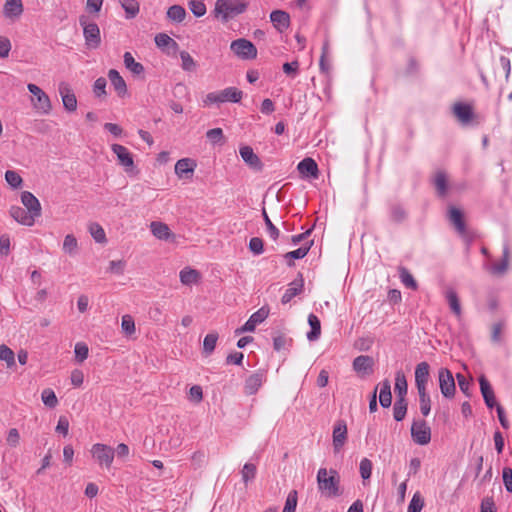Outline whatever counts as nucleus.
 Segmentation results:
<instances>
[{
  "instance_id": "1",
  "label": "nucleus",
  "mask_w": 512,
  "mask_h": 512,
  "mask_svg": "<svg viewBox=\"0 0 512 512\" xmlns=\"http://www.w3.org/2000/svg\"><path fill=\"white\" fill-rule=\"evenodd\" d=\"M248 2L246 0H216L213 14L215 18L223 23L244 13L247 10Z\"/></svg>"
},
{
  "instance_id": "2",
  "label": "nucleus",
  "mask_w": 512,
  "mask_h": 512,
  "mask_svg": "<svg viewBox=\"0 0 512 512\" xmlns=\"http://www.w3.org/2000/svg\"><path fill=\"white\" fill-rule=\"evenodd\" d=\"M243 92L236 87H228L219 92H210L204 99V104L232 102L239 103L242 99Z\"/></svg>"
},
{
  "instance_id": "3",
  "label": "nucleus",
  "mask_w": 512,
  "mask_h": 512,
  "mask_svg": "<svg viewBox=\"0 0 512 512\" xmlns=\"http://www.w3.org/2000/svg\"><path fill=\"white\" fill-rule=\"evenodd\" d=\"M79 23L83 28V35L85 44L89 49H96L101 44V35L98 25L94 22H89L86 15L79 17Z\"/></svg>"
},
{
  "instance_id": "4",
  "label": "nucleus",
  "mask_w": 512,
  "mask_h": 512,
  "mask_svg": "<svg viewBox=\"0 0 512 512\" xmlns=\"http://www.w3.org/2000/svg\"><path fill=\"white\" fill-rule=\"evenodd\" d=\"M27 89L33 95L31 101L35 111L43 115L49 114L52 110L49 96L36 84H28Z\"/></svg>"
},
{
  "instance_id": "5",
  "label": "nucleus",
  "mask_w": 512,
  "mask_h": 512,
  "mask_svg": "<svg viewBox=\"0 0 512 512\" xmlns=\"http://www.w3.org/2000/svg\"><path fill=\"white\" fill-rule=\"evenodd\" d=\"M231 51L241 59L250 60L257 56L255 45L244 38H240L231 42Z\"/></svg>"
},
{
  "instance_id": "6",
  "label": "nucleus",
  "mask_w": 512,
  "mask_h": 512,
  "mask_svg": "<svg viewBox=\"0 0 512 512\" xmlns=\"http://www.w3.org/2000/svg\"><path fill=\"white\" fill-rule=\"evenodd\" d=\"M317 481L319 489L324 492L327 496H338V480L335 476H328V472L325 468H320L317 474Z\"/></svg>"
},
{
  "instance_id": "7",
  "label": "nucleus",
  "mask_w": 512,
  "mask_h": 512,
  "mask_svg": "<svg viewBox=\"0 0 512 512\" xmlns=\"http://www.w3.org/2000/svg\"><path fill=\"white\" fill-rule=\"evenodd\" d=\"M92 456L100 465L110 468L114 459V449L105 444L96 443L91 448Z\"/></svg>"
},
{
  "instance_id": "8",
  "label": "nucleus",
  "mask_w": 512,
  "mask_h": 512,
  "mask_svg": "<svg viewBox=\"0 0 512 512\" xmlns=\"http://www.w3.org/2000/svg\"><path fill=\"white\" fill-rule=\"evenodd\" d=\"M439 387L442 395L446 398H452L455 395V380L447 368H441L438 373Z\"/></svg>"
},
{
  "instance_id": "9",
  "label": "nucleus",
  "mask_w": 512,
  "mask_h": 512,
  "mask_svg": "<svg viewBox=\"0 0 512 512\" xmlns=\"http://www.w3.org/2000/svg\"><path fill=\"white\" fill-rule=\"evenodd\" d=\"M411 436L415 443L426 445L431 440V430L425 421H414L411 426Z\"/></svg>"
},
{
  "instance_id": "10",
  "label": "nucleus",
  "mask_w": 512,
  "mask_h": 512,
  "mask_svg": "<svg viewBox=\"0 0 512 512\" xmlns=\"http://www.w3.org/2000/svg\"><path fill=\"white\" fill-rule=\"evenodd\" d=\"M375 360L368 355L354 358V372L361 378L369 377L374 372Z\"/></svg>"
},
{
  "instance_id": "11",
  "label": "nucleus",
  "mask_w": 512,
  "mask_h": 512,
  "mask_svg": "<svg viewBox=\"0 0 512 512\" xmlns=\"http://www.w3.org/2000/svg\"><path fill=\"white\" fill-rule=\"evenodd\" d=\"M269 315V309L267 307H261L259 310L254 312L250 318L246 321V323L236 329V334H241L244 332H252L255 330L256 326L262 323Z\"/></svg>"
},
{
  "instance_id": "12",
  "label": "nucleus",
  "mask_w": 512,
  "mask_h": 512,
  "mask_svg": "<svg viewBox=\"0 0 512 512\" xmlns=\"http://www.w3.org/2000/svg\"><path fill=\"white\" fill-rule=\"evenodd\" d=\"M297 170L303 178L317 179L319 176L318 165L314 159L307 157L300 161Z\"/></svg>"
},
{
  "instance_id": "13",
  "label": "nucleus",
  "mask_w": 512,
  "mask_h": 512,
  "mask_svg": "<svg viewBox=\"0 0 512 512\" xmlns=\"http://www.w3.org/2000/svg\"><path fill=\"white\" fill-rule=\"evenodd\" d=\"M196 166L195 160L191 158H182L175 164V174L179 178L190 179L193 176Z\"/></svg>"
},
{
  "instance_id": "14",
  "label": "nucleus",
  "mask_w": 512,
  "mask_h": 512,
  "mask_svg": "<svg viewBox=\"0 0 512 512\" xmlns=\"http://www.w3.org/2000/svg\"><path fill=\"white\" fill-rule=\"evenodd\" d=\"M21 202L32 215L37 218L41 216V204L31 192L23 191L21 193Z\"/></svg>"
},
{
  "instance_id": "15",
  "label": "nucleus",
  "mask_w": 512,
  "mask_h": 512,
  "mask_svg": "<svg viewBox=\"0 0 512 512\" xmlns=\"http://www.w3.org/2000/svg\"><path fill=\"white\" fill-rule=\"evenodd\" d=\"M10 215L15 221L26 226H32L37 218L20 206H12L10 208Z\"/></svg>"
},
{
  "instance_id": "16",
  "label": "nucleus",
  "mask_w": 512,
  "mask_h": 512,
  "mask_svg": "<svg viewBox=\"0 0 512 512\" xmlns=\"http://www.w3.org/2000/svg\"><path fill=\"white\" fill-rule=\"evenodd\" d=\"M240 155L244 162L249 165L252 169L256 171H261L263 169V163L257 154L254 153L253 149L249 146L241 147Z\"/></svg>"
},
{
  "instance_id": "17",
  "label": "nucleus",
  "mask_w": 512,
  "mask_h": 512,
  "mask_svg": "<svg viewBox=\"0 0 512 512\" xmlns=\"http://www.w3.org/2000/svg\"><path fill=\"white\" fill-rule=\"evenodd\" d=\"M59 93L62 97V102L65 109L69 112H73L77 108V99L75 94L69 88L68 84L61 83L59 86Z\"/></svg>"
},
{
  "instance_id": "18",
  "label": "nucleus",
  "mask_w": 512,
  "mask_h": 512,
  "mask_svg": "<svg viewBox=\"0 0 512 512\" xmlns=\"http://www.w3.org/2000/svg\"><path fill=\"white\" fill-rule=\"evenodd\" d=\"M265 380V373L263 371H257L250 375L246 381L244 390L247 395L255 394L259 388L262 386L263 381Z\"/></svg>"
},
{
  "instance_id": "19",
  "label": "nucleus",
  "mask_w": 512,
  "mask_h": 512,
  "mask_svg": "<svg viewBox=\"0 0 512 512\" xmlns=\"http://www.w3.org/2000/svg\"><path fill=\"white\" fill-rule=\"evenodd\" d=\"M444 297L451 312L457 319H460L462 317V307L457 292L453 288L449 287L444 291Z\"/></svg>"
},
{
  "instance_id": "20",
  "label": "nucleus",
  "mask_w": 512,
  "mask_h": 512,
  "mask_svg": "<svg viewBox=\"0 0 512 512\" xmlns=\"http://www.w3.org/2000/svg\"><path fill=\"white\" fill-rule=\"evenodd\" d=\"M480 390L488 408L497 407L494 391L484 375L479 378Z\"/></svg>"
},
{
  "instance_id": "21",
  "label": "nucleus",
  "mask_w": 512,
  "mask_h": 512,
  "mask_svg": "<svg viewBox=\"0 0 512 512\" xmlns=\"http://www.w3.org/2000/svg\"><path fill=\"white\" fill-rule=\"evenodd\" d=\"M509 259H510L509 247L507 244H505L503 246L502 260L500 262L493 263L490 266V268H489L490 273L495 276L504 275L508 271V268H509Z\"/></svg>"
},
{
  "instance_id": "22",
  "label": "nucleus",
  "mask_w": 512,
  "mask_h": 512,
  "mask_svg": "<svg viewBox=\"0 0 512 512\" xmlns=\"http://www.w3.org/2000/svg\"><path fill=\"white\" fill-rule=\"evenodd\" d=\"M108 78L113 86L114 90L119 97H125L127 95V85L123 77L115 69H110L108 72Z\"/></svg>"
},
{
  "instance_id": "23",
  "label": "nucleus",
  "mask_w": 512,
  "mask_h": 512,
  "mask_svg": "<svg viewBox=\"0 0 512 512\" xmlns=\"http://www.w3.org/2000/svg\"><path fill=\"white\" fill-rule=\"evenodd\" d=\"M347 438V426L344 421H338L333 429V446L335 452H338Z\"/></svg>"
},
{
  "instance_id": "24",
  "label": "nucleus",
  "mask_w": 512,
  "mask_h": 512,
  "mask_svg": "<svg viewBox=\"0 0 512 512\" xmlns=\"http://www.w3.org/2000/svg\"><path fill=\"white\" fill-rule=\"evenodd\" d=\"M270 20L279 32H283L290 26V16L287 12L282 10L272 11Z\"/></svg>"
},
{
  "instance_id": "25",
  "label": "nucleus",
  "mask_w": 512,
  "mask_h": 512,
  "mask_svg": "<svg viewBox=\"0 0 512 512\" xmlns=\"http://www.w3.org/2000/svg\"><path fill=\"white\" fill-rule=\"evenodd\" d=\"M304 287V280L302 275L299 274V279L294 280L289 284V287L286 289L285 293L281 298L282 304L289 303L295 296L300 294Z\"/></svg>"
},
{
  "instance_id": "26",
  "label": "nucleus",
  "mask_w": 512,
  "mask_h": 512,
  "mask_svg": "<svg viewBox=\"0 0 512 512\" xmlns=\"http://www.w3.org/2000/svg\"><path fill=\"white\" fill-rule=\"evenodd\" d=\"M111 149L117 155L118 161L122 166L125 168L133 167L134 161L132 154L126 147L120 144H113Z\"/></svg>"
},
{
  "instance_id": "27",
  "label": "nucleus",
  "mask_w": 512,
  "mask_h": 512,
  "mask_svg": "<svg viewBox=\"0 0 512 512\" xmlns=\"http://www.w3.org/2000/svg\"><path fill=\"white\" fill-rule=\"evenodd\" d=\"M3 13L6 18H18L23 13L22 0H5Z\"/></svg>"
},
{
  "instance_id": "28",
  "label": "nucleus",
  "mask_w": 512,
  "mask_h": 512,
  "mask_svg": "<svg viewBox=\"0 0 512 512\" xmlns=\"http://www.w3.org/2000/svg\"><path fill=\"white\" fill-rule=\"evenodd\" d=\"M150 229L152 234L159 240H168L171 237H174V234L171 232L169 226L163 222L153 221L150 224Z\"/></svg>"
},
{
  "instance_id": "29",
  "label": "nucleus",
  "mask_w": 512,
  "mask_h": 512,
  "mask_svg": "<svg viewBox=\"0 0 512 512\" xmlns=\"http://www.w3.org/2000/svg\"><path fill=\"white\" fill-rule=\"evenodd\" d=\"M449 221L453 224L457 232L461 235L465 234L466 228L463 220V213L456 207H450L448 210Z\"/></svg>"
},
{
  "instance_id": "30",
  "label": "nucleus",
  "mask_w": 512,
  "mask_h": 512,
  "mask_svg": "<svg viewBox=\"0 0 512 512\" xmlns=\"http://www.w3.org/2000/svg\"><path fill=\"white\" fill-rule=\"evenodd\" d=\"M453 114L463 124L468 123L472 119V109L464 103H455L453 106Z\"/></svg>"
},
{
  "instance_id": "31",
  "label": "nucleus",
  "mask_w": 512,
  "mask_h": 512,
  "mask_svg": "<svg viewBox=\"0 0 512 512\" xmlns=\"http://www.w3.org/2000/svg\"><path fill=\"white\" fill-rule=\"evenodd\" d=\"M379 402L383 408H388L392 403L391 384L389 380L380 383Z\"/></svg>"
},
{
  "instance_id": "32",
  "label": "nucleus",
  "mask_w": 512,
  "mask_h": 512,
  "mask_svg": "<svg viewBox=\"0 0 512 512\" xmlns=\"http://www.w3.org/2000/svg\"><path fill=\"white\" fill-rule=\"evenodd\" d=\"M312 244H313V241L311 240V241L306 242L300 248H298L296 250H293V251H290V252H287L284 255V258L287 260L288 266L291 267V266L294 265V263L291 261L292 259H302V258H304L307 255V253L309 252Z\"/></svg>"
},
{
  "instance_id": "33",
  "label": "nucleus",
  "mask_w": 512,
  "mask_h": 512,
  "mask_svg": "<svg viewBox=\"0 0 512 512\" xmlns=\"http://www.w3.org/2000/svg\"><path fill=\"white\" fill-rule=\"evenodd\" d=\"M125 67L134 75H142L144 73V66L135 61L133 55L130 52H125L123 55Z\"/></svg>"
},
{
  "instance_id": "34",
  "label": "nucleus",
  "mask_w": 512,
  "mask_h": 512,
  "mask_svg": "<svg viewBox=\"0 0 512 512\" xmlns=\"http://www.w3.org/2000/svg\"><path fill=\"white\" fill-rule=\"evenodd\" d=\"M308 324L311 327V330L307 333V339L309 341H316L321 334V323L319 318L315 314H309L308 316Z\"/></svg>"
},
{
  "instance_id": "35",
  "label": "nucleus",
  "mask_w": 512,
  "mask_h": 512,
  "mask_svg": "<svg viewBox=\"0 0 512 512\" xmlns=\"http://www.w3.org/2000/svg\"><path fill=\"white\" fill-rule=\"evenodd\" d=\"M180 281L183 285H192L199 281L200 273L191 268H184L180 271Z\"/></svg>"
},
{
  "instance_id": "36",
  "label": "nucleus",
  "mask_w": 512,
  "mask_h": 512,
  "mask_svg": "<svg viewBox=\"0 0 512 512\" xmlns=\"http://www.w3.org/2000/svg\"><path fill=\"white\" fill-rule=\"evenodd\" d=\"M394 389L397 394V399H405V395L407 393V381L402 371L396 372Z\"/></svg>"
},
{
  "instance_id": "37",
  "label": "nucleus",
  "mask_w": 512,
  "mask_h": 512,
  "mask_svg": "<svg viewBox=\"0 0 512 512\" xmlns=\"http://www.w3.org/2000/svg\"><path fill=\"white\" fill-rule=\"evenodd\" d=\"M125 11L127 19H133L139 13V3L137 0H119Z\"/></svg>"
},
{
  "instance_id": "38",
  "label": "nucleus",
  "mask_w": 512,
  "mask_h": 512,
  "mask_svg": "<svg viewBox=\"0 0 512 512\" xmlns=\"http://www.w3.org/2000/svg\"><path fill=\"white\" fill-rule=\"evenodd\" d=\"M430 367L427 362H421L415 369V383H428Z\"/></svg>"
},
{
  "instance_id": "39",
  "label": "nucleus",
  "mask_w": 512,
  "mask_h": 512,
  "mask_svg": "<svg viewBox=\"0 0 512 512\" xmlns=\"http://www.w3.org/2000/svg\"><path fill=\"white\" fill-rule=\"evenodd\" d=\"M181 58V68L186 72H194L197 69V63L192 56L185 50L179 52Z\"/></svg>"
},
{
  "instance_id": "40",
  "label": "nucleus",
  "mask_w": 512,
  "mask_h": 512,
  "mask_svg": "<svg viewBox=\"0 0 512 512\" xmlns=\"http://www.w3.org/2000/svg\"><path fill=\"white\" fill-rule=\"evenodd\" d=\"M399 277L404 286L416 290L418 285L413 275L404 267L399 268Z\"/></svg>"
},
{
  "instance_id": "41",
  "label": "nucleus",
  "mask_w": 512,
  "mask_h": 512,
  "mask_svg": "<svg viewBox=\"0 0 512 512\" xmlns=\"http://www.w3.org/2000/svg\"><path fill=\"white\" fill-rule=\"evenodd\" d=\"M407 413L406 399H396L393 406V417L396 421H402Z\"/></svg>"
},
{
  "instance_id": "42",
  "label": "nucleus",
  "mask_w": 512,
  "mask_h": 512,
  "mask_svg": "<svg viewBox=\"0 0 512 512\" xmlns=\"http://www.w3.org/2000/svg\"><path fill=\"white\" fill-rule=\"evenodd\" d=\"M77 249H78V242H77V239L75 238V236L72 234L66 235L64 238V242H63V251L66 254L73 256L77 253Z\"/></svg>"
},
{
  "instance_id": "43",
  "label": "nucleus",
  "mask_w": 512,
  "mask_h": 512,
  "mask_svg": "<svg viewBox=\"0 0 512 512\" xmlns=\"http://www.w3.org/2000/svg\"><path fill=\"white\" fill-rule=\"evenodd\" d=\"M186 16L185 9L180 5H172L168 8L167 17L175 22H182Z\"/></svg>"
},
{
  "instance_id": "44",
  "label": "nucleus",
  "mask_w": 512,
  "mask_h": 512,
  "mask_svg": "<svg viewBox=\"0 0 512 512\" xmlns=\"http://www.w3.org/2000/svg\"><path fill=\"white\" fill-rule=\"evenodd\" d=\"M0 360L4 361L8 368H12L15 365V354L5 344L0 345Z\"/></svg>"
},
{
  "instance_id": "45",
  "label": "nucleus",
  "mask_w": 512,
  "mask_h": 512,
  "mask_svg": "<svg viewBox=\"0 0 512 512\" xmlns=\"http://www.w3.org/2000/svg\"><path fill=\"white\" fill-rule=\"evenodd\" d=\"M41 399H42L43 403L49 408H55L58 404V399L56 397V394L50 388H46L42 391Z\"/></svg>"
},
{
  "instance_id": "46",
  "label": "nucleus",
  "mask_w": 512,
  "mask_h": 512,
  "mask_svg": "<svg viewBox=\"0 0 512 512\" xmlns=\"http://www.w3.org/2000/svg\"><path fill=\"white\" fill-rule=\"evenodd\" d=\"M434 185L439 195L444 196L447 192V178L443 172H437L434 177Z\"/></svg>"
},
{
  "instance_id": "47",
  "label": "nucleus",
  "mask_w": 512,
  "mask_h": 512,
  "mask_svg": "<svg viewBox=\"0 0 512 512\" xmlns=\"http://www.w3.org/2000/svg\"><path fill=\"white\" fill-rule=\"evenodd\" d=\"M218 340V334L217 333H209L205 336L203 341V351L205 354L209 355L211 354L215 347Z\"/></svg>"
},
{
  "instance_id": "48",
  "label": "nucleus",
  "mask_w": 512,
  "mask_h": 512,
  "mask_svg": "<svg viewBox=\"0 0 512 512\" xmlns=\"http://www.w3.org/2000/svg\"><path fill=\"white\" fill-rule=\"evenodd\" d=\"M189 9L196 17H202L206 14V5L203 0H191L188 3Z\"/></svg>"
},
{
  "instance_id": "49",
  "label": "nucleus",
  "mask_w": 512,
  "mask_h": 512,
  "mask_svg": "<svg viewBox=\"0 0 512 512\" xmlns=\"http://www.w3.org/2000/svg\"><path fill=\"white\" fill-rule=\"evenodd\" d=\"M89 231L96 242L103 243L106 241L104 229L98 223L90 224Z\"/></svg>"
},
{
  "instance_id": "50",
  "label": "nucleus",
  "mask_w": 512,
  "mask_h": 512,
  "mask_svg": "<svg viewBox=\"0 0 512 512\" xmlns=\"http://www.w3.org/2000/svg\"><path fill=\"white\" fill-rule=\"evenodd\" d=\"M262 215H263V219H264V222H265V225H266L267 232H268L269 236L273 240H277L279 235H280L279 229L272 223V221L270 220V218H269V216H268V214H267L265 209H263Z\"/></svg>"
},
{
  "instance_id": "51",
  "label": "nucleus",
  "mask_w": 512,
  "mask_h": 512,
  "mask_svg": "<svg viewBox=\"0 0 512 512\" xmlns=\"http://www.w3.org/2000/svg\"><path fill=\"white\" fill-rule=\"evenodd\" d=\"M256 466L252 463H246L241 471L242 480L245 484L252 481L256 476Z\"/></svg>"
},
{
  "instance_id": "52",
  "label": "nucleus",
  "mask_w": 512,
  "mask_h": 512,
  "mask_svg": "<svg viewBox=\"0 0 512 512\" xmlns=\"http://www.w3.org/2000/svg\"><path fill=\"white\" fill-rule=\"evenodd\" d=\"M359 472H360L361 478L363 479V482L365 483V481L368 480L371 476L372 462L367 458H363L360 461Z\"/></svg>"
},
{
  "instance_id": "53",
  "label": "nucleus",
  "mask_w": 512,
  "mask_h": 512,
  "mask_svg": "<svg viewBox=\"0 0 512 512\" xmlns=\"http://www.w3.org/2000/svg\"><path fill=\"white\" fill-rule=\"evenodd\" d=\"M121 328L122 331L128 336H131L135 333V322L132 316L124 315L122 317Z\"/></svg>"
},
{
  "instance_id": "54",
  "label": "nucleus",
  "mask_w": 512,
  "mask_h": 512,
  "mask_svg": "<svg viewBox=\"0 0 512 512\" xmlns=\"http://www.w3.org/2000/svg\"><path fill=\"white\" fill-rule=\"evenodd\" d=\"M297 500H298L297 491L296 490L290 491L287 496L285 506H284V509L282 512H295L296 507H297Z\"/></svg>"
},
{
  "instance_id": "55",
  "label": "nucleus",
  "mask_w": 512,
  "mask_h": 512,
  "mask_svg": "<svg viewBox=\"0 0 512 512\" xmlns=\"http://www.w3.org/2000/svg\"><path fill=\"white\" fill-rule=\"evenodd\" d=\"M5 180L12 188L15 189L19 188L23 182L21 176L13 170L6 171Z\"/></svg>"
},
{
  "instance_id": "56",
  "label": "nucleus",
  "mask_w": 512,
  "mask_h": 512,
  "mask_svg": "<svg viewBox=\"0 0 512 512\" xmlns=\"http://www.w3.org/2000/svg\"><path fill=\"white\" fill-rule=\"evenodd\" d=\"M107 81L104 77H99L95 80L93 85V92L96 97H105L107 95L106 92Z\"/></svg>"
},
{
  "instance_id": "57",
  "label": "nucleus",
  "mask_w": 512,
  "mask_h": 512,
  "mask_svg": "<svg viewBox=\"0 0 512 512\" xmlns=\"http://www.w3.org/2000/svg\"><path fill=\"white\" fill-rule=\"evenodd\" d=\"M75 358L79 363L87 359L89 354L88 346L83 342H78L75 345Z\"/></svg>"
},
{
  "instance_id": "58",
  "label": "nucleus",
  "mask_w": 512,
  "mask_h": 512,
  "mask_svg": "<svg viewBox=\"0 0 512 512\" xmlns=\"http://www.w3.org/2000/svg\"><path fill=\"white\" fill-rule=\"evenodd\" d=\"M424 500L419 493H415L409 503L407 512H421Z\"/></svg>"
},
{
  "instance_id": "59",
  "label": "nucleus",
  "mask_w": 512,
  "mask_h": 512,
  "mask_svg": "<svg viewBox=\"0 0 512 512\" xmlns=\"http://www.w3.org/2000/svg\"><path fill=\"white\" fill-rule=\"evenodd\" d=\"M206 137L212 144H217L224 141V135L221 128H213L208 130L206 132Z\"/></svg>"
},
{
  "instance_id": "60",
  "label": "nucleus",
  "mask_w": 512,
  "mask_h": 512,
  "mask_svg": "<svg viewBox=\"0 0 512 512\" xmlns=\"http://www.w3.org/2000/svg\"><path fill=\"white\" fill-rule=\"evenodd\" d=\"M263 246H264L263 240L259 237H253L249 241V249L255 255H260L263 253V251H264Z\"/></svg>"
},
{
  "instance_id": "61",
  "label": "nucleus",
  "mask_w": 512,
  "mask_h": 512,
  "mask_svg": "<svg viewBox=\"0 0 512 512\" xmlns=\"http://www.w3.org/2000/svg\"><path fill=\"white\" fill-rule=\"evenodd\" d=\"M283 72L287 74L288 76L295 77L299 70V63L298 61L293 62H286L282 66Z\"/></svg>"
},
{
  "instance_id": "62",
  "label": "nucleus",
  "mask_w": 512,
  "mask_h": 512,
  "mask_svg": "<svg viewBox=\"0 0 512 512\" xmlns=\"http://www.w3.org/2000/svg\"><path fill=\"white\" fill-rule=\"evenodd\" d=\"M11 50V42L7 37L0 36V58H6Z\"/></svg>"
},
{
  "instance_id": "63",
  "label": "nucleus",
  "mask_w": 512,
  "mask_h": 512,
  "mask_svg": "<svg viewBox=\"0 0 512 512\" xmlns=\"http://www.w3.org/2000/svg\"><path fill=\"white\" fill-rule=\"evenodd\" d=\"M172 38L165 33H159L155 36V44L157 47L166 49L171 44Z\"/></svg>"
},
{
  "instance_id": "64",
  "label": "nucleus",
  "mask_w": 512,
  "mask_h": 512,
  "mask_svg": "<svg viewBox=\"0 0 512 512\" xmlns=\"http://www.w3.org/2000/svg\"><path fill=\"white\" fill-rule=\"evenodd\" d=\"M503 482L508 492H512V469L505 467L503 469Z\"/></svg>"
}]
</instances>
